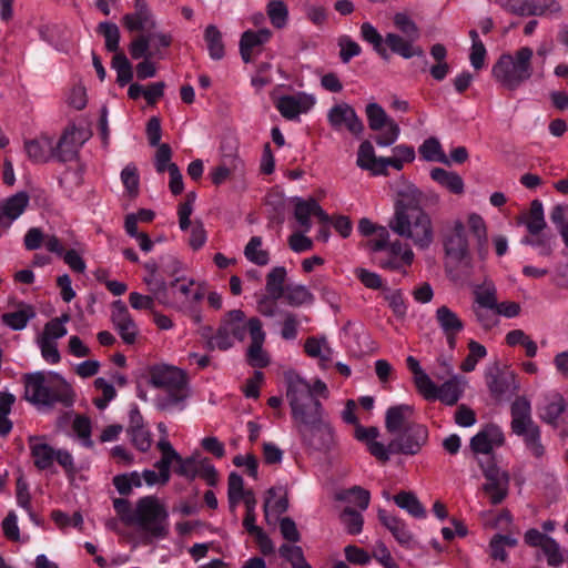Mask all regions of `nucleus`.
Wrapping results in <instances>:
<instances>
[{
    "label": "nucleus",
    "instance_id": "f3484780",
    "mask_svg": "<svg viewBox=\"0 0 568 568\" xmlns=\"http://www.w3.org/2000/svg\"><path fill=\"white\" fill-rule=\"evenodd\" d=\"M481 468L486 478L484 490L489 495L491 504L497 505L507 495L509 476L494 463H488L486 466L481 464Z\"/></svg>",
    "mask_w": 568,
    "mask_h": 568
},
{
    "label": "nucleus",
    "instance_id": "1a4fd4ad",
    "mask_svg": "<svg viewBox=\"0 0 568 568\" xmlns=\"http://www.w3.org/2000/svg\"><path fill=\"white\" fill-rule=\"evenodd\" d=\"M315 104L316 97L305 91L283 94L277 97L274 101L276 110L288 121H300V116L308 113Z\"/></svg>",
    "mask_w": 568,
    "mask_h": 568
},
{
    "label": "nucleus",
    "instance_id": "de8ad7c7",
    "mask_svg": "<svg viewBox=\"0 0 568 568\" xmlns=\"http://www.w3.org/2000/svg\"><path fill=\"white\" fill-rule=\"evenodd\" d=\"M262 243L261 236H252L244 248L245 257L256 265L268 263V252L262 248Z\"/></svg>",
    "mask_w": 568,
    "mask_h": 568
},
{
    "label": "nucleus",
    "instance_id": "0e129e2a",
    "mask_svg": "<svg viewBox=\"0 0 568 568\" xmlns=\"http://www.w3.org/2000/svg\"><path fill=\"white\" fill-rule=\"evenodd\" d=\"M395 27L410 40H417L419 37L418 28L412 18L403 12H398L394 16Z\"/></svg>",
    "mask_w": 568,
    "mask_h": 568
},
{
    "label": "nucleus",
    "instance_id": "4c0bfd02",
    "mask_svg": "<svg viewBox=\"0 0 568 568\" xmlns=\"http://www.w3.org/2000/svg\"><path fill=\"white\" fill-rule=\"evenodd\" d=\"M305 353L313 358H317L323 366L332 362L334 351L328 345L327 341L316 337H311L305 342Z\"/></svg>",
    "mask_w": 568,
    "mask_h": 568
},
{
    "label": "nucleus",
    "instance_id": "37998d69",
    "mask_svg": "<svg viewBox=\"0 0 568 568\" xmlns=\"http://www.w3.org/2000/svg\"><path fill=\"white\" fill-rule=\"evenodd\" d=\"M204 40L206 42V48L210 54V58L213 60L223 59L224 43L221 31L213 24L206 27L204 32Z\"/></svg>",
    "mask_w": 568,
    "mask_h": 568
},
{
    "label": "nucleus",
    "instance_id": "39448f33",
    "mask_svg": "<svg viewBox=\"0 0 568 568\" xmlns=\"http://www.w3.org/2000/svg\"><path fill=\"white\" fill-rule=\"evenodd\" d=\"M534 51L521 47L514 53H503L491 68L494 79L508 90H517L527 82L534 73Z\"/></svg>",
    "mask_w": 568,
    "mask_h": 568
},
{
    "label": "nucleus",
    "instance_id": "b1692460",
    "mask_svg": "<svg viewBox=\"0 0 568 568\" xmlns=\"http://www.w3.org/2000/svg\"><path fill=\"white\" fill-rule=\"evenodd\" d=\"M379 521L392 532L396 541L407 549H415L419 546L407 525L399 518L389 515L386 510H378Z\"/></svg>",
    "mask_w": 568,
    "mask_h": 568
},
{
    "label": "nucleus",
    "instance_id": "69168bd1",
    "mask_svg": "<svg viewBox=\"0 0 568 568\" xmlns=\"http://www.w3.org/2000/svg\"><path fill=\"white\" fill-rule=\"evenodd\" d=\"M73 429L79 436V438L82 439V443L85 447H93L94 443L91 439L92 426L89 417L82 415L75 416L73 420Z\"/></svg>",
    "mask_w": 568,
    "mask_h": 568
},
{
    "label": "nucleus",
    "instance_id": "423d86ee",
    "mask_svg": "<svg viewBox=\"0 0 568 568\" xmlns=\"http://www.w3.org/2000/svg\"><path fill=\"white\" fill-rule=\"evenodd\" d=\"M511 430L524 438L527 449L535 457H541L545 448L541 444L540 429L531 417V404L521 396L517 397L510 407Z\"/></svg>",
    "mask_w": 568,
    "mask_h": 568
},
{
    "label": "nucleus",
    "instance_id": "5701e85b",
    "mask_svg": "<svg viewBox=\"0 0 568 568\" xmlns=\"http://www.w3.org/2000/svg\"><path fill=\"white\" fill-rule=\"evenodd\" d=\"M27 192H18L0 202V226L8 229L19 219L29 205Z\"/></svg>",
    "mask_w": 568,
    "mask_h": 568
},
{
    "label": "nucleus",
    "instance_id": "ddd939ff",
    "mask_svg": "<svg viewBox=\"0 0 568 568\" xmlns=\"http://www.w3.org/2000/svg\"><path fill=\"white\" fill-rule=\"evenodd\" d=\"M327 121L333 130L346 129L355 136H359L364 131V124L355 109L346 102L333 105L327 112Z\"/></svg>",
    "mask_w": 568,
    "mask_h": 568
},
{
    "label": "nucleus",
    "instance_id": "9b49d317",
    "mask_svg": "<svg viewBox=\"0 0 568 568\" xmlns=\"http://www.w3.org/2000/svg\"><path fill=\"white\" fill-rule=\"evenodd\" d=\"M298 433L305 445L318 452H328L336 445L335 430L324 417L300 428Z\"/></svg>",
    "mask_w": 568,
    "mask_h": 568
},
{
    "label": "nucleus",
    "instance_id": "a878e982",
    "mask_svg": "<svg viewBox=\"0 0 568 568\" xmlns=\"http://www.w3.org/2000/svg\"><path fill=\"white\" fill-rule=\"evenodd\" d=\"M566 407L567 404L564 396L557 392H552L545 396L544 403L538 407L539 418L544 423L557 427Z\"/></svg>",
    "mask_w": 568,
    "mask_h": 568
},
{
    "label": "nucleus",
    "instance_id": "052dcab7",
    "mask_svg": "<svg viewBox=\"0 0 568 568\" xmlns=\"http://www.w3.org/2000/svg\"><path fill=\"white\" fill-rule=\"evenodd\" d=\"M288 507L287 499L283 496H276L274 490L268 491V496L264 504V513L266 520H270L271 516H278L284 513Z\"/></svg>",
    "mask_w": 568,
    "mask_h": 568
},
{
    "label": "nucleus",
    "instance_id": "9d476101",
    "mask_svg": "<svg viewBox=\"0 0 568 568\" xmlns=\"http://www.w3.org/2000/svg\"><path fill=\"white\" fill-rule=\"evenodd\" d=\"M467 381L462 375H452L449 379L437 386L430 378V385L425 386L420 395L426 400H440L445 405H455L465 392Z\"/></svg>",
    "mask_w": 568,
    "mask_h": 568
},
{
    "label": "nucleus",
    "instance_id": "473e14b6",
    "mask_svg": "<svg viewBox=\"0 0 568 568\" xmlns=\"http://www.w3.org/2000/svg\"><path fill=\"white\" fill-rule=\"evenodd\" d=\"M430 178L450 193L462 194L464 192V181L462 176L455 172L446 171L442 168H434L430 171Z\"/></svg>",
    "mask_w": 568,
    "mask_h": 568
},
{
    "label": "nucleus",
    "instance_id": "f257e3e1",
    "mask_svg": "<svg viewBox=\"0 0 568 568\" xmlns=\"http://www.w3.org/2000/svg\"><path fill=\"white\" fill-rule=\"evenodd\" d=\"M22 379L23 398L34 406L53 408L55 404H61L63 407L70 408L75 402L73 387L59 373H27Z\"/></svg>",
    "mask_w": 568,
    "mask_h": 568
},
{
    "label": "nucleus",
    "instance_id": "8fccbe9b",
    "mask_svg": "<svg viewBox=\"0 0 568 568\" xmlns=\"http://www.w3.org/2000/svg\"><path fill=\"white\" fill-rule=\"evenodd\" d=\"M16 397L11 393H0V435L7 436L12 429V422L8 418Z\"/></svg>",
    "mask_w": 568,
    "mask_h": 568
},
{
    "label": "nucleus",
    "instance_id": "c85d7f7f",
    "mask_svg": "<svg viewBox=\"0 0 568 568\" xmlns=\"http://www.w3.org/2000/svg\"><path fill=\"white\" fill-rule=\"evenodd\" d=\"M272 32L266 29L246 30L240 40V53L245 63L252 61V53L271 39Z\"/></svg>",
    "mask_w": 568,
    "mask_h": 568
},
{
    "label": "nucleus",
    "instance_id": "a19ab883",
    "mask_svg": "<svg viewBox=\"0 0 568 568\" xmlns=\"http://www.w3.org/2000/svg\"><path fill=\"white\" fill-rule=\"evenodd\" d=\"M379 161L381 158L375 155L374 146L369 141L359 144L356 160L358 168L369 171L373 175H378L376 171L379 169Z\"/></svg>",
    "mask_w": 568,
    "mask_h": 568
},
{
    "label": "nucleus",
    "instance_id": "f704fd0d",
    "mask_svg": "<svg viewBox=\"0 0 568 568\" xmlns=\"http://www.w3.org/2000/svg\"><path fill=\"white\" fill-rule=\"evenodd\" d=\"M270 294L285 296L293 305H303L312 301V294L307 286H270Z\"/></svg>",
    "mask_w": 568,
    "mask_h": 568
},
{
    "label": "nucleus",
    "instance_id": "dca6fc26",
    "mask_svg": "<svg viewBox=\"0 0 568 568\" xmlns=\"http://www.w3.org/2000/svg\"><path fill=\"white\" fill-rule=\"evenodd\" d=\"M180 476H184L190 479L200 477L205 480L209 486H215L219 480L215 467L207 458L201 457L200 455L185 459L180 457Z\"/></svg>",
    "mask_w": 568,
    "mask_h": 568
},
{
    "label": "nucleus",
    "instance_id": "7c9ffc66",
    "mask_svg": "<svg viewBox=\"0 0 568 568\" xmlns=\"http://www.w3.org/2000/svg\"><path fill=\"white\" fill-rule=\"evenodd\" d=\"M172 151L169 144L162 143L159 145L155 153V169L159 173H164L166 170L170 171V190L173 195H178V166L175 163H171Z\"/></svg>",
    "mask_w": 568,
    "mask_h": 568
},
{
    "label": "nucleus",
    "instance_id": "c03bdc74",
    "mask_svg": "<svg viewBox=\"0 0 568 568\" xmlns=\"http://www.w3.org/2000/svg\"><path fill=\"white\" fill-rule=\"evenodd\" d=\"M526 227L530 235H538L546 227L544 205L540 200L531 202Z\"/></svg>",
    "mask_w": 568,
    "mask_h": 568
},
{
    "label": "nucleus",
    "instance_id": "20e7f679",
    "mask_svg": "<svg viewBox=\"0 0 568 568\" xmlns=\"http://www.w3.org/2000/svg\"><path fill=\"white\" fill-rule=\"evenodd\" d=\"M389 227L399 236L410 239L420 250L428 248L434 240L429 215L416 206L397 204Z\"/></svg>",
    "mask_w": 568,
    "mask_h": 568
},
{
    "label": "nucleus",
    "instance_id": "2f4dec72",
    "mask_svg": "<svg viewBox=\"0 0 568 568\" xmlns=\"http://www.w3.org/2000/svg\"><path fill=\"white\" fill-rule=\"evenodd\" d=\"M34 316L36 311L32 305L20 303L18 311L3 313L1 322L13 331H21Z\"/></svg>",
    "mask_w": 568,
    "mask_h": 568
},
{
    "label": "nucleus",
    "instance_id": "ea45409f",
    "mask_svg": "<svg viewBox=\"0 0 568 568\" xmlns=\"http://www.w3.org/2000/svg\"><path fill=\"white\" fill-rule=\"evenodd\" d=\"M418 152L423 160L427 162H438L449 164V160L443 151L442 144L437 138L430 136L426 139L418 148Z\"/></svg>",
    "mask_w": 568,
    "mask_h": 568
},
{
    "label": "nucleus",
    "instance_id": "6e6d98bb",
    "mask_svg": "<svg viewBox=\"0 0 568 568\" xmlns=\"http://www.w3.org/2000/svg\"><path fill=\"white\" fill-rule=\"evenodd\" d=\"M341 523L351 535H357L363 529L364 519L361 511L346 507L341 514Z\"/></svg>",
    "mask_w": 568,
    "mask_h": 568
},
{
    "label": "nucleus",
    "instance_id": "412c9836",
    "mask_svg": "<svg viewBox=\"0 0 568 568\" xmlns=\"http://www.w3.org/2000/svg\"><path fill=\"white\" fill-rule=\"evenodd\" d=\"M122 23L128 31H140L141 33H149L156 27L153 14L145 0H134V11L124 14Z\"/></svg>",
    "mask_w": 568,
    "mask_h": 568
},
{
    "label": "nucleus",
    "instance_id": "4be33fe9",
    "mask_svg": "<svg viewBox=\"0 0 568 568\" xmlns=\"http://www.w3.org/2000/svg\"><path fill=\"white\" fill-rule=\"evenodd\" d=\"M294 216L297 221L300 229L307 233L312 229L311 217L315 216L322 223H329V215L322 209L318 202L314 199L303 200L297 199L294 207Z\"/></svg>",
    "mask_w": 568,
    "mask_h": 568
},
{
    "label": "nucleus",
    "instance_id": "6e6552de",
    "mask_svg": "<svg viewBox=\"0 0 568 568\" xmlns=\"http://www.w3.org/2000/svg\"><path fill=\"white\" fill-rule=\"evenodd\" d=\"M368 126L372 131H383L376 139V144L382 148L393 145L400 135L399 125L386 113L377 102H369L365 108Z\"/></svg>",
    "mask_w": 568,
    "mask_h": 568
},
{
    "label": "nucleus",
    "instance_id": "4d7b16f0",
    "mask_svg": "<svg viewBox=\"0 0 568 568\" xmlns=\"http://www.w3.org/2000/svg\"><path fill=\"white\" fill-rule=\"evenodd\" d=\"M337 45L339 48V59L343 63H348L362 53L361 45L347 34L337 39Z\"/></svg>",
    "mask_w": 568,
    "mask_h": 568
},
{
    "label": "nucleus",
    "instance_id": "09e8293b",
    "mask_svg": "<svg viewBox=\"0 0 568 568\" xmlns=\"http://www.w3.org/2000/svg\"><path fill=\"white\" fill-rule=\"evenodd\" d=\"M469 37L471 39V48L469 54L470 65L476 70H480L485 65L487 50L476 30H470Z\"/></svg>",
    "mask_w": 568,
    "mask_h": 568
},
{
    "label": "nucleus",
    "instance_id": "393cba45",
    "mask_svg": "<svg viewBox=\"0 0 568 568\" xmlns=\"http://www.w3.org/2000/svg\"><path fill=\"white\" fill-rule=\"evenodd\" d=\"M435 317L446 336L448 346L455 348L456 336L464 329L463 321L455 312L445 305L437 308Z\"/></svg>",
    "mask_w": 568,
    "mask_h": 568
},
{
    "label": "nucleus",
    "instance_id": "4468645a",
    "mask_svg": "<svg viewBox=\"0 0 568 568\" xmlns=\"http://www.w3.org/2000/svg\"><path fill=\"white\" fill-rule=\"evenodd\" d=\"M87 139L88 134L84 130L74 125L67 128L54 145V158L61 162L74 160Z\"/></svg>",
    "mask_w": 568,
    "mask_h": 568
},
{
    "label": "nucleus",
    "instance_id": "603ef678",
    "mask_svg": "<svg viewBox=\"0 0 568 568\" xmlns=\"http://www.w3.org/2000/svg\"><path fill=\"white\" fill-rule=\"evenodd\" d=\"M129 52L134 60H139L141 58L146 59L156 54L152 49L150 36H148V33H141L134 38L130 43Z\"/></svg>",
    "mask_w": 568,
    "mask_h": 568
},
{
    "label": "nucleus",
    "instance_id": "58836bf2",
    "mask_svg": "<svg viewBox=\"0 0 568 568\" xmlns=\"http://www.w3.org/2000/svg\"><path fill=\"white\" fill-rule=\"evenodd\" d=\"M361 38L373 47V50L384 60L389 59L386 47L384 45L385 38L378 30L371 23L364 22L361 26Z\"/></svg>",
    "mask_w": 568,
    "mask_h": 568
},
{
    "label": "nucleus",
    "instance_id": "c756f323",
    "mask_svg": "<svg viewBox=\"0 0 568 568\" xmlns=\"http://www.w3.org/2000/svg\"><path fill=\"white\" fill-rule=\"evenodd\" d=\"M416 40H410L405 36H399L394 32H388L385 36L384 45H387L393 53L400 55L404 59L413 57H423L424 51L420 47L414 45Z\"/></svg>",
    "mask_w": 568,
    "mask_h": 568
},
{
    "label": "nucleus",
    "instance_id": "bf43d9fd",
    "mask_svg": "<svg viewBox=\"0 0 568 568\" xmlns=\"http://www.w3.org/2000/svg\"><path fill=\"white\" fill-rule=\"evenodd\" d=\"M475 303L473 307L497 310L498 302L494 287L477 286L474 291Z\"/></svg>",
    "mask_w": 568,
    "mask_h": 568
},
{
    "label": "nucleus",
    "instance_id": "c9c22d12",
    "mask_svg": "<svg viewBox=\"0 0 568 568\" xmlns=\"http://www.w3.org/2000/svg\"><path fill=\"white\" fill-rule=\"evenodd\" d=\"M413 413L410 405L392 406L386 412L385 425L388 432L398 433Z\"/></svg>",
    "mask_w": 568,
    "mask_h": 568
},
{
    "label": "nucleus",
    "instance_id": "0eeeda50",
    "mask_svg": "<svg viewBox=\"0 0 568 568\" xmlns=\"http://www.w3.org/2000/svg\"><path fill=\"white\" fill-rule=\"evenodd\" d=\"M168 511L155 496H145L135 506L134 524L155 538L168 535Z\"/></svg>",
    "mask_w": 568,
    "mask_h": 568
},
{
    "label": "nucleus",
    "instance_id": "864d4df0",
    "mask_svg": "<svg viewBox=\"0 0 568 568\" xmlns=\"http://www.w3.org/2000/svg\"><path fill=\"white\" fill-rule=\"evenodd\" d=\"M247 491L244 490L243 478L236 473H231L227 483L229 504L233 510Z\"/></svg>",
    "mask_w": 568,
    "mask_h": 568
},
{
    "label": "nucleus",
    "instance_id": "72a5a7b5",
    "mask_svg": "<svg viewBox=\"0 0 568 568\" xmlns=\"http://www.w3.org/2000/svg\"><path fill=\"white\" fill-rule=\"evenodd\" d=\"M235 342H241L246 336L245 315L240 310L231 311L221 324Z\"/></svg>",
    "mask_w": 568,
    "mask_h": 568
},
{
    "label": "nucleus",
    "instance_id": "cd10ccee",
    "mask_svg": "<svg viewBox=\"0 0 568 568\" xmlns=\"http://www.w3.org/2000/svg\"><path fill=\"white\" fill-rule=\"evenodd\" d=\"M24 151L32 163H45L51 158H54V141L49 135L27 140L24 142Z\"/></svg>",
    "mask_w": 568,
    "mask_h": 568
},
{
    "label": "nucleus",
    "instance_id": "79ce46f5",
    "mask_svg": "<svg viewBox=\"0 0 568 568\" xmlns=\"http://www.w3.org/2000/svg\"><path fill=\"white\" fill-rule=\"evenodd\" d=\"M395 504L406 510L409 515L415 518H425L426 510L416 497L415 494L410 491H400L396 496H394Z\"/></svg>",
    "mask_w": 568,
    "mask_h": 568
},
{
    "label": "nucleus",
    "instance_id": "e433bc0d",
    "mask_svg": "<svg viewBox=\"0 0 568 568\" xmlns=\"http://www.w3.org/2000/svg\"><path fill=\"white\" fill-rule=\"evenodd\" d=\"M336 499L348 505H354L359 508L361 511L368 508L371 501V494L367 489L361 486H353L348 489H343L336 494Z\"/></svg>",
    "mask_w": 568,
    "mask_h": 568
},
{
    "label": "nucleus",
    "instance_id": "774afa93",
    "mask_svg": "<svg viewBox=\"0 0 568 568\" xmlns=\"http://www.w3.org/2000/svg\"><path fill=\"white\" fill-rule=\"evenodd\" d=\"M121 181L131 196H135L139 191V174L134 165H126L121 172Z\"/></svg>",
    "mask_w": 568,
    "mask_h": 568
},
{
    "label": "nucleus",
    "instance_id": "680f3d73",
    "mask_svg": "<svg viewBox=\"0 0 568 568\" xmlns=\"http://www.w3.org/2000/svg\"><path fill=\"white\" fill-rule=\"evenodd\" d=\"M408 369L413 373L414 384L420 394L425 386L430 385L429 375L422 368L419 362L414 356L406 358Z\"/></svg>",
    "mask_w": 568,
    "mask_h": 568
},
{
    "label": "nucleus",
    "instance_id": "338daca9",
    "mask_svg": "<svg viewBox=\"0 0 568 568\" xmlns=\"http://www.w3.org/2000/svg\"><path fill=\"white\" fill-rule=\"evenodd\" d=\"M384 287V296L388 302V305L392 307L393 312L397 316H404L406 314L407 307L403 295L399 290H390L387 286Z\"/></svg>",
    "mask_w": 568,
    "mask_h": 568
},
{
    "label": "nucleus",
    "instance_id": "f03ea898",
    "mask_svg": "<svg viewBox=\"0 0 568 568\" xmlns=\"http://www.w3.org/2000/svg\"><path fill=\"white\" fill-rule=\"evenodd\" d=\"M444 266L450 281L468 278L475 270L469 250L465 224L460 220L453 222L443 237Z\"/></svg>",
    "mask_w": 568,
    "mask_h": 568
},
{
    "label": "nucleus",
    "instance_id": "a18cd8bd",
    "mask_svg": "<svg viewBox=\"0 0 568 568\" xmlns=\"http://www.w3.org/2000/svg\"><path fill=\"white\" fill-rule=\"evenodd\" d=\"M55 449L49 444L31 445V455L34 459V466L39 470L48 469L54 462Z\"/></svg>",
    "mask_w": 568,
    "mask_h": 568
},
{
    "label": "nucleus",
    "instance_id": "3c124183",
    "mask_svg": "<svg viewBox=\"0 0 568 568\" xmlns=\"http://www.w3.org/2000/svg\"><path fill=\"white\" fill-rule=\"evenodd\" d=\"M278 552L282 558L291 564L292 568H312L300 546L284 544L280 547Z\"/></svg>",
    "mask_w": 568,
    "mask_h": 568
},
{
    "label": "nucleus",
    "instance_id": "e2e57ef3",
    "mask_svg": "<svg viewBox=\"0 0 568 568\" xmlns=\"http://www.w3.org/2000/svg\"><path fill=\"white\" fill-rule=\"evenodd\" d=\"M99 31L104 37L105 48L110 52H116L119 50L120 31L116 24L111 22H101L99 24Z\"/></svg>",
    "mask_w": 568,
    "mask_h": 568
},
{
    "label": "nucleus",
    "instance_id": "5fc2aeb1",
    "mask_svg": "<svg viewBox=\"0 0 568 568\" xmlns=\"http://www.w3.org/2000/svg\"><path fill=\"white\" fill-rule=\"evenodd\" d=\"M112 67L116 71V82L120 87L126 85L132 80V67L123 53H116L113 57Z\"/></svg>",
    "mask_w": 568,
    "mask_h": 568
},
{
    "label": "nucleus",
    "instance_id": "6ab92c4d",
    "mask_svg": "<svg viewBox=\"0 0 568 568\" xmlns=\"http://www.w3.org/2000/svg\"><path fill=\"white\" fill-rule=\"evenodd\" d=\"M155 213L149 209H140L135 213H129L124 217V231L134 239L143 252H150L153 247V242L150 240L145 232L138 231L139 223H150L154 220Z\"/></svg>",
    "mask_w": 568,
    "mask_h": 568
},
{
    "label": "nucleus",
    "instance_id": "49530a36",
    "mask_svg": "<svg viewBox=\"0 0 568 568\" xmlns=\"http://www.w3.org/2000/svg\"><path fill=\"white\" fill-rule=\"evenodd\" d=\"M266 12L272 26L283 29L288 22V9L284 1L272 0L267 3Z\"/></svg>",
    "mask_w": 568,
    "mask_h": 568
},
{
    "label": "nucleus",
    "instance_id": "a211bd4d",
    "mask_svg": "<svg viewBox=\"0 0 568 568\" xmlns=\"http://www.w3.org/2000/svg\"><path fill=\"white\" fill-rule=\"evenodd\" d=\"M505 443V435L501 428L490 424L483 427L470 439V448L476 455H490L495 449L501 447Z\"/></svg>",
    "mask_w": 568,
    "mask_h": 568
},
{
    "label": "nucleus",
    "instance_id": "aec40b11",
    "mask_svg": "<svg viewBox=\"0 0 568 568\" xmlns=\"http://www.w3.org/2000/svg\"><path fill=\"white\" fill-rule=\"evenodd\" d=\"M428 432L425 426L414 424L406 427L405 432L396 439L390 442V447H395L396 453L414 455L425 445Z\"/></svg>",
    "mask_w": 568,
    "mask_h": 568
},
{
    "label": "nucleus",
    "instance_id": "bb28decb",
    "mask_svg": "<svg viewBox=\"0 0 568 568\" xmlns=\"http://www.w3.org/2000/svg\"><path fill=\"white\" fill-rule=\"evenodd\" d=\"M383 253L385 258L382 265L387 268L399 270L410 265L414 260L412 248L399 240L392 242Z\"/></svg>",
    "mask_w": 568,
    "mask_h": 568
},
{
    "label": "nucleus",
    "instance_id": "2eb2a0df",
    "mask_svg": "<svg viewBox=\"0 0 568 568\" xmlns=\"http://www.w3.org/2000/svg\"><path fill=\"white\" fill-rule=\"evenodd\" d=\"M150 384L168 392L166 405L178 403V367L171 365H153L150 367Z\"/></svg>",
    "mask_w": 568,
    "mask_h": 568
},
{
    "label": "nucleus",
    "instance_id": "f8f14e48",
    "mask_svg": "<svg viewBox=\"0 0 568 568\" xmlns=\"http://www.w3.org/2000/svg\"><path fill=\"white\" fill-rule=\"evenodd\" d=\"M506 12L518 17L547 16L561 10L556 0H496Z\"/></svg>",
    "mask_w": 568,
    "mask_h": 568
},
{
    "label": "nucleus",
    "instance_id": "13d9d810",
    "mask_svg": "<svg viewBox=\"0 0 568 568\" xmlns=\"http://www.w3.org/2000/svg\"><path fill=\"white\" fill-rule=\"evenodd\" d=\"M468 348L469 353L460 365V368L464 372H473L476 368L477 363L487 355L486 347L476 341H470Z\"/></svg>",
    "mask_w": 568,
    "mask_h": 568
},
{
    "label": "nucleus",
    "instance_id": "7ed1b4c3",
    "mask_svg": "<svg viewBox=\"0 0 568 568\" xmlns=\"http://www.w3.org/2000/svg\"><path fill=\"white\" fill-rule=\"evenodd\" d=\"M287 384L286 397L291 407L292 418L297 424V429L315 423L324 417V408L317 398L311 396L307 381L296 372L285 374Z\"/></svg>",
    "mask_w": 568,
    "mask_h": 568
}]
</instances>
